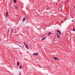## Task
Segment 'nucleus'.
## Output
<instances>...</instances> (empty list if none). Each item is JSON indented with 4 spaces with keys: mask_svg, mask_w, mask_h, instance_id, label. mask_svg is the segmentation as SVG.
I'll return each mask as SVG.
<instances>
[{
    "mask_svg": "<svg viewBox=\"0 0 75 75\" xmlns=\"http://www.w3.org/2000/svg\"><path fill=\"white\" fill-rule=\"evenodd\" d=\"M21 72L20 71L19 73V75H21Z\"/></svg>",
    "mask_w": 75,
    "mask_h": 75,
    "instance_id": "nucleus-12",
    "label": "nucleus"
},
{
    "mask_svg": "<svg viewBox=\"0 0 75 75\" xmlns=\"http://www.w3.org/2000/svg\"><path fill=\"white\" fill-rule=\"evenodd\" d=\"M24 45H25V47H26L27 49L28 50V46L25 43H24Z\"/></svg>",
    "mask_w": 75,
    "mask_h": 75,
    "instance_id": "nucleus-1",
    "label": "nucleus"
},
{
    "mask_svg": "<svg viewBox=\"0 0 75 75\" xmlns=\"http://www.w3.org/2000/svg\"><path fill=\"white\" fill-rule=\"evenodd\" d=\"M22 67L21 66H20L19 67L20 69H21Z\"/></svg>",
    "mask_w": 75,
    "mask_h": 75,
    "instance_id": "nucleus-9",
    "label": "nucleus"
},
{
    "mask_svg": "<svg viewBox=\"0 0 75 75\" xmlns=\"http://www.w3.org/2000/svg\"><path fill=\"white\" fill-rule=\"evenodd\" d=\"M72 22H73V21H72Z\"/></svg>",
    "mask_w": 75,
    "mask_h": 75,
    "instance_id": "nucleus-20",
    "label": "nucleus"
},
{
    "mask_svg": "<svg viewBox=\"0 0 75 75\" xmlns=\"http://www.w3.org/2000/svg\"><path fill=\"white\" fill-rule=\"evenodd\" d=\"M52 33H49V34L48 35V36H49V35H51V34H52Z\"/></svg>",
    "mask_w": 75,
    "mask_h": 75,
    "instance_id": "nucleus-6",
    "label": "nucleus"
},
{
    "mask_svg": "<svg viewBox=\"0 0 75 75\" xmlns=\"http://www.w3.org/2000/svg\"><path fill=\"white\" fill-rule=\"evenodd\" d=\"M14 7H15L16 8H17V7L16 6H15V5H14Z\"/></svg>",
    "mask_w": 75,
    "mask_h": 75,
    "instance_id": "nucleus-7",
    "label": "nucleus"
},
{
    "mask_svg": "<svg viewBox=\"0 0 75 75\" xmlns=\"http://www.w3.org/2000/svg\"><path fill=\"white\" fill-rule=\"evenodd\" d=\"M54 41H55V40H54Z\"/></svg>",
    "mask_w": 75,
    "mask_h": 75,
    "instance_id": "nucleus-21",
    "label": "nucleus"
},
{
    "mask_svg": "<svg viewBox=\"0 0 75 75\" xmlns=\"http://www.w3.org/2000/svg\"><path fill=\"white\" fill-rule=\"evenodd\" d=\"M56 59H57V60H60V59H59V58H56Z\"/></svg>",
    "mask_w": 75,
    "mask_h": 75,
    "instance_id": "nucleus-14",
    "label": "nucleus"
},
{
    "mask_svg": "<svg viewBox=\"0 0 75 75\" xmlns=\"http://www.w3.org/2000/svg\"><path fill=\"white\" fill-rule=\"evenodd\" d=\"M59 34L60 35H61V33L60 32L59 33Z\"/></svg>",
    "mask_w": 75,
    "mask_h": 75,
    "instance_id": "nucleus-18",
    "label": "nucleus"
},
{
    "mask_svg": "<svg viewBox=\"0 0 75 75\" xmlns=\"http://www.w3.org/2000/svg\"><path fill=\"white\" fill-rule=\"evenodd\" d=\"M20 63H19V62H18L17 63V65H19V64Z\"/></svg>",
    "mask_w": 75,
    "mask_h": 75,
    "instance_id": "nucleus-10",
    "label": "nucleus"
},
{
    "mask_svg": "<svg viewBox=\"0 0 75 75\" xmlns=\"http://www.w3.org/2000/svg\"><path fill=\"white\" fill-rule=\"evenodd\" d=\"M33 55H35V56H37V55H38V53H34L33 54Z\"/></svg>",
    "mask_w": 75,
    "mask_h": 75,
    "instance_id": "nucleus-2",
    "label": "nucleus"
},
{
    "mask_svg": "<svg viewBox=\"0 0 75 75\" xmlns=\"http://www.w3.org/2000/svg\"><path fill=\"white\" fill-rule=\"evenodd\" d=\"M57 35H58V36H59V34H58V33H57Z\"/></svg>",
    "mask_w": 75,
    "mask_h": 75,
    "instance_id": "nucleus-19",
    "label": "nucleus"
},
{
    "mask_svg": "<svg viewBox=\"0 0 75 75\" xmlns=\"http://www.w3.org/2000/svg\"><path fill=\"white\" fill-rule=\"evenodd\" d=\"M53 59H54L55 60H56L57 59V57H54L53 58Z\"/></svg>",
    "mask_w": 75,
    "mask_h": 75,
    "instance_id": "nucleus-8",
    "label": "nucleus"
},
{
    "mask_svg": "<svg viewBox=\"0 0 75 75\" xmlns=\"http://www.w3.org/2000/svg\"><path fill=\"white\" fill-rule=\"evenodd\" d=\"M45 38H46V37L44 38H43V39H42L41 40L42 41H43V40H45Z\"/></svg>",
    "mask_w": 75,
    "mask_h": 75,
    "instance_id": "nucleus-4",
    "label": "nucleus"
},
{
    "mask_svg": "<svg viewBox=\"0 0 75 75\" xmlns=\"http://www.w3.org/2000/svg\"><path fill=\"white\" fill-rule=\"evenodd\" d=\"M13 29H11V31H13Z\"/></svg>",
    "mask_w": 75,
    "mask_h": 75,
    "instance_id": "nucleus-17",
    "label": "nucleus"
},
{
    "mask_svg": "<svg viewBox=\"0 0 75 75\" xmlns=\"http://www.w3.org/2000/svg\"><path fill=\"white\" fill-rule=\"evenodd\" d=\"M57 33H59L60 32V31L58 30H57Z\"/></svg>",
    "mask_w": 75,
    "mask_h": 75,
    "instance_id": "nucleus-13",
    "label": "nucleus"
},
{
    "mask_svg": "<svg viewBox=\"0 0 75 75\" xmlns=\"http://www.w3.org/2000/svg\"><path fill=\"white\" fill-rule=\"evenodd\" d=\"M57 37H58V38H59L60 39V37H59V36H57Z\"/></svg>",
    "mask_w": 75,
    "mask_h": 75,
    "instance_id": "nucleus-16",
    "label": "nucleus"
},
{
    "mask_svg": "<svg viewBox=\"0 0 75 75\" xmlns=\"http://www.w3.org/2000/svg\"><path fill=\"white\" fill-rule=\"evenodd\" d=\"M25 17L23 19V20L22 21L23 22L25 20Z\"/></svg>",
    "mask_w": 75,
    "mask_h": 75,
    "instance_id": "nucleus-5",
    "label": "nucleus"
},
{
    "mask_svg": "<svg viewBox=\"0 0 75 75\" xmlns=\"http://www.w3.org/2000/svg\"><path fill=\"white\" fill-rule=\"evenodd\" d=\"M6 17H7V16H8V12H6Z\"/></svg>",
    "mask_w": 75,
    "mask_h": 75,
    "instance_id": "nucleus-3",
    "label": "nucleus"
},
{
    "mask_svg": "<svg viewBox=\"0 0 75 75\" xmlns=\"http://www.w3.org/2000/svg\"><path fill=\"white\" fill-rule=\"evenodd\" d=\"M73 31H75V29H74V28H73Z\"/></svg>",
    "mask_w": 75,
    "mask_h": 75,
    "instance_id": "nucleus-11",
    "label": "nucleus"
},
{
    "mask_svg": "<svg viewBox=\"0 0 75 75\" xmlns=\"http://www.w3.org/2000/svg\"><path fill=\"white\" fill-rule=\"evenodd\" d=\"M16 0H14V3H16Z\"/></svg>",
    "mask_w": 75,
    "mask_h": 75,
    "instance_id": "nucleus-15",
    "label": "nucleus"
}]
</instances>
